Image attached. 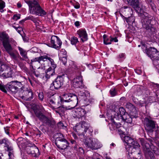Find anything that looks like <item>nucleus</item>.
Returning a JSON list of instances; mask_svg holds the SVG:
<instances>
[{
	"label": "nucleus",
	"mask_w": 159,
	"mask_h": 159,
	"mask_svg": "<svg viewBox=\"0 0 159 159\" xmlns=\"http://www.w3.org/2000/svg\"><path fill=\"white\" fill-rule=\"evenodd\" d=\"M32 62L38 61L41 64V66L39 68H41L45 69L47 66L45 64H48L49 67L46 72L45 77L49 78L50 76H52L55 74V69L57 67V65L55 63L53 60L49 57L48 55H44L39 57H35L31 60Z\"/></svg>",
	"instance_id": "nucleus-1"
},
{
	"label": "nucleus",
	"mask_w": 159,
	"mask_h": 159,
	"mask_svg": "<svg viewBox=\"0 0 159 159\" xmlns=\"http://www.w3.org/2000/svg\"><path fill=\"white\" fill-rule=\"evenodd\" d=\"M62 101L61 102V104L65 102H71L69 103L70 105L68 107L65 106L63 105L61 107H59V109L65 108L66 109L70 110L74 108L78 103V98L77 96L74 94L68 93L64 94L62 98Z\"/></svg>",
	"instance_id": "nucleus-2"
},
{
	"label": "nucleus",
	"mask_w": 159,
	"mask_h": 159,
	"mask_svg": "<svg viewBox=\"0 0 159 159\" xmlns=\"http://www.w3.org/2000/svg\"><path fill=\"white\" fill-rule=\"evenodd\" d=\"M26 2L29 6L30 13L41 16L46 14V12L41 7L37 1L35 0L29 1Z\"/></svg>",
	"instance_id": "nucleus-3"
},
{
	"label": "nucleus",
	"mask_w": 159,
	"mask_h": 159,
	"mask_svg": "<svg viewBox=\"0 0 159 159\" xmlns=\"http://www.w3.org/2000/svg\"><path fill=\"white\" fill-rule=\"evenodd\" d=\"M152 19V16L147 13H145L142 16L141 20L143 28H145L151 34L155 32L156 30L155 28L151 24V20Z\"/></svg>",
	"instance_id": "nucleus-4"
},
{
	"label": "nucleus",
	"mask_w": 159,
	"mask_h": 159,
	"mask_svg": "<svg viewBox=\"0 0 159 159\" xmlns=\"http://www.w3.org/2000/svg\"><path fill=\"white\" fill-rule=\"evenodd\" d=\"M139 140L143 147V150L146 157H150L151 159H155L153 153L151 150L153 146L150 141H145L143 138H139Z\"/></svg>",
	"instance_id": "nucleus-5"
},
{
	"label": "nucleus",
	"mask_w": 159,
	"mask_h": 159,
	"mask_svg": "<svg viewBox=\"0 0 159 159\" xmlns=\"http://www.w3.org/2000/svg\"><path fill=\"white\" fill-rule=\"evenodd\" d=\"M22 84L21 82L17 81H12L8 84V88L13 94L19 93L20 96L22 99H24V97L21 95V93H28L27 91L24 92L23 91L22 87Z\"/></svg>",
	"instance_id": "nucleus-6"
},
{
	"label": "nucleus",
	"mask_w": 159,
	"mask_h": 159,
	"mask_svg": "<svg viewBox=\"0 0 159 159\" xmlns=\"http://www.w3.org/2000/svg\"><path fill=\"white\" fill-rule=\"evenodd\" d=\"M84 142L86 147L92 150L98 149L102 147V145L96 139L87 138L84 139Z\"/></svg>",
	"instance_id": "nucleus-7"
},
{
	"label": "nucleus",
	"mask_w": 159,
	"mask_h": 159,
	"mask_svg": "<svg viewBox=\"0 0 159 159\" xmlns=\"http://www.w3.org/2000/svg\"><path fill=\"white\" fill-rule=\"evenodd\" d=\"M124 141L129 148V153H132L131 150L133 149H135L139 148L140 145L136 141H134L132 138L128 136H125L124 138Z\"/></svg>",
	"instance_id": "nucleus-8"
},
{
	"label": "nucleus",
	"mask_w": 159,
	"mask_h": 159,
	"mask_svg": "<svg viewBox=\"0 0 159 159\" xmlns=\"http://www.w3.org/2000/svg\"><path fill=\"white\" fill-rule=\"evenodd\" d=\"M12 71L11 68L6 64H0V76L3 78L11 77Z\"/></svg>",
	"instance_id": "nucleus-9"
},
{
	"label": "nucleus",
	"mask_w": 159,
	"mask_h": 159,
	"mask_svg": "<svg viewBox=\"0 0 159 159\" xmlns=\"http://www.w3.org/2000/svg\"><path fill=\"white\" fill-rule=\"evenodd\" d=\"M62 100L61 98L60 97L57 96L56 98H54L52 97L50 98L49 100V105H51V107L52 108H55L56 107H58V110L56 111V112L61 115L60 112V110H61V111H63V109H59V107H60V106L61 105V102H62Z\"/></svg>",
	"instance_id": "nucleus-10"
},
{
	"label": "nucleus",
	"mask_w": 159,
	"mask_h": 159,
	"mask_svg": "<svg viewBox=\"0 0 159 159\" xmlns=\"http://www.w3.org/2000/svg\"><path fill=\"white\" fill-rule=\"evenodd\" d=\"M88 129V126L81 123H79L73 128L74 130L79 136L83 135L84 138L87 135V134L86 135L85 134Z\"/></svg>",
	"instance_id": "nucleus-11"
},
{
	"label": "nucleus",
	"mask_w": 159,
	"mask_h": 159,
	"mask_svg": "<svg viewBox=\"0 0 159 159\" xmlns=\"http://www.w3.org/2000/svg\"><path fill=\"white\" fill-rule=\"evenodd\" d=\"M113 110L111 111V114L114 115V117L116 118H122L125 113V109L122 107L119 108L117 106L114 105L113 106Z\"/></svg>",
	"instance_id": "nucleus-12"
},
{
	"label": "nucleus",
	"mask_w": 159,
	"mask_h": 159,
	"mask_svg": "<svg viewBox=\"0 0 159 159\" xmlns=\"http://www.w3.org/2000/svg\"><path fill=\"white\" fill-rule=\"evenodd\" d=\"M33 110L36 116L43 123L48 125H50L51 124V120L41 113L39 110L34 109Z\"/></svg>",
	"instance_id": "nucleus-13"
},
{
	"label": "nucleus",
	"mask_w": 159,
	"mask_h": 159,
	"mask_svg": "<svg viewBox=\"0 0 159 159\" xmlns=\"http://www.w3.org/2000/svg\"><path fill=\"white\" fill-rule=\"evenodd\" d=\"M145 129L148 131H153V129L156 127L155 122L150 118H145L143 121Z\"/></svg>",
	"instance_id": "nucleus-14"
},
{
	"label": "nucleus",
	"mask_w": 159,
	"mask_h": 159,
	"mask_svg": "<svg viewBox=\"0 0 159 159\" xmlns=\"http://www.w3.org/2000/svg\"><path fill=\"white\" fill-rule=\"evenodd\" d=\"M62 42L57 36L53 35L51 37L49 46L57 49L60 48Z\"/></svg>",
	"instance_id": "nucleus-15"
},
{
	"label": "nucleus",
	"mask_w": 159,
	"mask_h": 159,
	"mask_svg": "<svg viewBox=\"0 0 159 159\" xmlns=\"http://www.w3.org/2000/svg\"><path fill=\"white\" fill-rule=\"evenodd\" d=\"M64 75L59 76L57 77L55 81L51 84L52 87L54 86L56 89L60 88L63 84L64 81Z\"/></svg>",
	"instance_id": "nucleus-16"
},
{
	"label": "nucleus",
	"mask_w": 159,
	"mask_h": 159,
	"mask_svg": "<svg viewBox=\"0 0 159 159\" xmlns=\"http://www.w3.org/2000/svg\"><path fill=\"white\" fill-rule=\"evenodd\" d=\"M73 85L75 88H82L84 87L82 76H78L74 79L73 81Z\"/></svg>",
	"instance_id": "nucleus-17"
},
{
	"label": "nucleus",
	"mask_w": 159,
	"mask_h": 159,
	"mask_svg": "<svg viewBox=\"0 0 159 159\" xmlns=\"http://www.w3.org/2000/svg\"><path fill=\"white\" fill-rule=\"evenodd\" d=\"M86 112L85 110L81 107L76 108L73 111L74 115L79 118L82 117L85 118Z\"/></svg>",
	"instance_id": "nucleus-18"
},
{
	"label": "nucleus",
	"mask_w": 159,
	"mask_h": 159,
	"mask_svg": "<svg viewBox=\"0 0 159 159\" xmlns=\"http://www.w3.org/2000/svg\"><path fill=\"white\" fill-rule=\"evenodd\" d=\"M77 33L83 42L87 40V34L85 30H79L77 31Z\"/></svg>",
	"instance_id": "nucleus-19"
},
{
	"label": "nucleus",
	"mask_w": 159,
	"mask_h": 159,
	"mask_svg": "<svg viewBox=\"0 0 159 159\" xmlns=\"http://www.w3.org/2000/svg\"><path fill=\"white\" fill-rule=\"evenodd\" d=\"M103 42L104 44L106 45L110 44H111L112 42L114 41L116 42L118 41V40L117 38H112L111 36L110 37V38H108L106 34H104L103 36Z\"/></svg>",
	"instance_id": "nucleus-20"
},
{
	"label": "nucleus",
	"mask_w": 159,
	"mask_h": 159,
	"mask_svg": "<svg viewBox=\"0 0 159 159\" xmlns=\"http://www.w3.org/2000/svg\"><path fill=\"white\" fill-rule=\"evenodd\" d=\"M8 53L9 54L11 58L14 60H17L18 58H21L18 52L16 50H12Z\"/></svg>",
	"instance_id": "nucleus-21"
},
{
	"label": "nucleus",
	"mask_w": 159,
	"mask_h": 159,
	"mask_svg": "<svg viewBox=\"0 0 159 159\" xmlns=\"http://www.w3.org/2000/svg\"><path fill=\"white\" fill-rule=\"evenodd\" d=\"M146 51L147 54L150 57H155L156 56H153V55L157 53V49L154 47H150L147 49Z\"/></svg>",
	"instance_id": "nucleus-22"
},
{
	"label": "nucleus",
	"mask_w": 159,
	"mask_h": 159,
	"mask_svg": "<svg viewBox=\"0 0 159 159\" xmlns=\"http://www.w3.org/2000/svg\"><path fill=\"white\" fill-rule=\"evenodd\" d=\"M39 150L36 147H31L27 152L29 154H31L33 156H36L39 153Z\"/></svg>",
	"instance_id": "nucleus-23"
},
{
	"label": "nucleus",
	"mask_w": 159,
	"mask_h": 159,
	"mask_svg": "<svg viewBox=\"0 0 159 159\" xmlns=\"http://www.w3.org/2000/svg\"><path fill=\"white\" fill-rule=\"evenodd\" d=\"M139 1L138 0V4L136 6L134 5H131L132 6V7L134 8H135L136 9L137 11L140 13L141 14H143L144 12V11L145 10V7L144 6H139Z\"/></svg>",
	"instance_id": "nucleus-24"
},
{
	"label": "nucleus",
	"mask_w": 159,
	"mask_h": 159,
	"mask_svg": "<svg viewBox=\"0 0 159 159\" xmlns=\"http://www.w3.org/2000/svg\"><path fill=\"white\" fill-rule=\"evenodd\" d=\"M57 141L55 143L57 147L62 149L66 148L69 145L68 143L66 140L62 142L58 143L60 145L57 144Z\"/></svg>",
	"instance_id": "nucleus-25"
},
{
	"label": "nucleus",
	"mask_w": 159,
	"mask_h": 159,
	"mask_svg": "<svg viewBox=\"0 0 159 159\" xmlns=\"http://www.w3.org/2000/svg\"><path fill=\"white\" fill-rule=\"evenodd\" d=\"M120 119L124 120L126 122L129 123H131L132 121V118L127 113L125 114L122 117V118Z\"/></svg>",
	"instance_id": "nucleus-26"
},
{
	"label": "nucleus",
	"mask_w": 159,
	"mask_h": 159,
	"mask_svg": "<svg viewBox=\"0 0 159 159\" xmlns=\"http://www.w3.org/2000/svg\"><path fill=\"white\" fill-rule=\"evenodd\" d=\"M18 48L20 54L22 57L25 59H28L27 52L26 51L20 47H18Z\"/></svg>",
	"instance_id": "nucleus-27"
},
{
	"label": "nucleus",
	"mask_w": 159,
	"mask_h": 159,
	"mask_svg": "<svg viewBox=\"0 0 159 159\" xmlns=\"http://www.w3.org/2000/svg\"><path fill=\"white\" fill-rule=\"evenodd\" d=\"M1 40L2 41L3 43L9 41V36L5 32H2L0 34Z\"/></svg>",
	"instance_id": "nucleus-28"
},
{
	"label": "nucleus",
	"mask_w": 159,
	"mask_h": 159,
	"mask_svg": "<svg viewBox=\"0 0 159 159\" xmlns=\"http://www.w3.org/2000/svg\"><path fill=\"white\" fill-rule=\"evenodd\" d=\"M3 46L8 53L12 50V48L9 43V41L3 43Z\"/></svg>",
	"instance_id": "nucleus-29"
},
{
	"label": "nucleus",
	"mask_w": 159,
	"mask_h": 159,
	"mask_svg": "<svg viewBox=\"0 0 159 159\" xmlns=\"http://www.w3.org/2000/svg\"><path fill=\"white\" fill-rule=\"evenodd\" d=\"M2 144H4V147H6L11 144L10 142L7 139H4L0 140V145Z\"/></svg>",
	"instance_id": "nucleus-30"
},
{
	"label": "nucleus",
	"mask_w": 159,
	"mask_h": 159,
	"mask_svg": "<svg viewBox=\"0 0 159 159\" xmlns=\"http://www.w3.org/2000/svg\"><path fill=\"white\" fill-rule=\"evenodd\" d=\"M126 108L129 109L131 111L135 110L134 106L130 102H128L126 103Z\"/></svg>",
	"instance_id": "nucleus-31"
},
{
	"label": "nucleus",
	"mask_w": 159,
	"mask_h": 159,
	"mask_svg": "<svg viewBox=\"0 0 159 159\" xmlns=\"http://www.w3.org/2000/svg\"><path fill=\"white\" fill-rule=\"evenodd\" d=\"M135 18L133 16H131L128 18H126L125 20L129 24H133L135 21Z\"/></svg>",
	"instance_id": "nucleus-32"
},
{
	"label": "nucleus",
	"mask_w": 159,
	"mask_h": 159,
	"mask_svg": "<svg viewBox=\"0 0 159 159\" xmlns=\"http://www.w3.org/2000/svg\"><path fill=\"white\" fill-rule=\"evenodd\" d=\"M70 41L72 45H76V44L79 42L78 38L75 37H72L70 38Z\"/></svg>",
	"instance_id": "nucleus-33"
},
{
	"label": "nucleus",
	"mask_w": 159,
	"mask_h": 159,
	"mask_svg": "<svg viewBox=\"0 0 159 159\" xmlns=\"http://www.w3.org/2000/svg\"><path fill=\"white\" fill-rule=\"evenodd\" d=\"M58 135L59 137H58L57 138V141H59V142H58V143L62 142L66 140L64 138V137L63 134H58Z\"/></svg>",
	"instance_id": "nucleus-34"
},
{
	"label": "nucleus",
	"mask_w": 159,
	"mask_h": 159,
	"mask_svg": "<svg viewBox=\"0 0 159 159\" xmlns=\"http://www.w3.org/2000/svg\"><path fill=\"white\" fill-rule=\"evenodd\" d=\"M25 139L22 137L18 138L17 140V143L18 145L22 146L24 145Z\"/></svg>",
	"instance_id": "nucleus-35"
},
{
	"label": "nucleus",
	"mask_w": 159,
	"mask_h": 159,
	"mask_svg": "<svg viewBox=\"0 0 159 159\" xmlns=\"http://www.w3.org/2000/svg\"><path fill=\"white\" fill-rule=\"evenodd\" d=\"M127 3L130 5L136 6L138 4V0H126Z\"/></svg>",
	"instance_id": "nucleus-36"
},
{
	"label": "nucleus",
	"mask_w": 159,
	"mask_h": 159,
	"mask_svg": "<svg viewBox=\"0 0 159 159\" xmlns=\"http://www.w3.org/2000/svg\"><path fill=\"white\" fill-rule=\"evenodd\" d=\"M59 57H66V52L64 49H62L59 54Z\"/></svg>",
	"instance_id": "nucleus-37"
},
{
	"label": "nucleus",
	"mask_w": 159,
	"mask_h": 159,
	"mask_svg": "<svg viewBox=\"0 0 159 159\" xmlns=\"http://www.w3.org/2000/svg\"><path fill=\"white\" fill-rule=\"evenodd\" d=\"M89 98V97H88V98H86L84 101V103L86 105H89L90 103H91V102H93V99Z\"/></svg>",
	"instance_id": "nucleus-38"
},
{
	"label": "nucleus",
	"mask_w": 159,
	"mask_h": 159,
	"mask_svg": "<svg viewBox=\"0 0 159 159\" xmlns=\"http://www.w3.org/2000/svg\"><path fill=\"white\" fill-rule=\"evenodd\" d=\"M111 125L113 126L114 128L113 129H115L116 128H119L121 127V124L119 123H116L115 122H113L111 124Z\"/></svg>",
	"instance_id": "nucleus-39"
},
{
	"label": "nucleus",
	"mask_w": 159,
	"mask_h": 159,
	"mask_svg": "<svg viewBox=\"0 0 159 159\" xmlns=\"http://www.w3.org/2000/svg\"><path fill=\"white\" fill-rule=\"evenodd\" d=\"M111 95L112 96H114L116 95L117 92L115 88H112L110 91Z\"/></svg>",
	"instance_id": "nucleus-40"
},
{
	"label": "nucleus",
	"mask_w": 159,
	"mask_h": 159,
	"mask_svg": "<svg viewBox=\"0 0 159 159\" xmlns=\"http://www.w3.org/2000/svg\"><path fill=\"white\" fill-rule=\"evenodd\" d=\"M5 2L2 0H0V10H1V12L3 11L2 9L5 7Z\"/></svg>",
	"instance_id": "nucleus-41"
},
{
	"label": "nucleus",
	"mask_w": 159,
	"mask_h": 159,
	"mask_svg": "<svg viewBox=\"0 0 159 159\" xmlns=\"http://www.w3.org/2000/svg\"><path fill=\"white\" fill-rule=\"evenodd\" d=\"M60 60L62 62L63 64L65 65L67 62L66 57H59Z\"/></svg>",
	"instance_id": "nucleus-42"
},
{
	"label": "nucleus",
	"mask_w": 159,
	"mask_h": 159,
	"mask_svg": "<svg viewBox=\"0 0 159 159\" xmlns=\"http://www.w3.org/2000/svg\"><path fill=\"white\" fill-rule=\"evenodd\" d=\"M12 27L15 28L19 33L21 34L22 31V29L21 27L19 26L16 27L15 26H13Z\"/></svg>",
	"instance_id": "nucleus-43"
},
{
	"label": "nucleus",
	"mask_w": 159,
	"mask_h": 159,
	"mask_svg": "<svg viewBox=\"0 0 159 159\" xmlns=\"http://www.w3.org/2000/svg\"><path fill=\"white\" fill-rule=\"evenodd\" d=\"M57 126L60 129H64L66 127V126H64L63 123L61 122H60L58 123Z\"/></svg>",
	"instance_id": "nucleus-44"
},
{
	"label": "nucleus",
	"mask_w": 159,
	"mask_h": 159,
	"mask_svg": "<svg viewBox=\"0 0 159 159\" xmlns=\"http://www.w3.org/2000/svg\"><path fill=\"white\" fill-rule=\"evenodd\" d=\"M0 89L4 93L7 92L4 86L2 84H0Z\"/></svg>",
	"instance_id": "nucleus-45"
},
{
	"label": "nucleus",
	"mask_w": 159,
	"mask_h": 159,
	"mask_svg": "<svg viewBox=\"0 0 159 159\" xmlns=\"http://www.w3.org/2000/svg\"><path fill=\"white\" fill-rule=\"evenodd\" d=\"M6 148H7V151H8V152L13 151V148L11 144L7 147Z\"/></svg>",
	"instance_id": "nucleus-46"
},
{
	"label": "nucleus",
	"mask_w": 159,
	"mask_h": 159,
	"mask_svg": "<svg viewBox=\"0 0 159 159\" xmlns=\"http://www.w3.org/2000/svg\"><path fill=\"white\" fill-rule=\"evenodd\" d=\"M8 155L9 157V159H11L13 156V151H12L9 152Z\"/></svg>",
	"instance_id": "nucleus-47"
},
{
	"label": "nucleus",
	"mask_w": 159,
	"mask_h": 159,
	"mask_svg": "<svg viewBox=\"0 0 159 159\" xmlns=\"http://www.w3.org/2000/svg\"><path fill=\"white\" fill-rule=\"evenodd\" d=\"M39 97L40 100L42 101L43 99V94L42 92L40 93L39 94Z\"/></svg>",
	"instance_id": "nucleus-48"
},
{
	"label": "nucleus",
	"mask_w": 159,
	"mask_h": 159,
	"mask_svg": "<svg viewBox=\"0 0 159 159\" xmlns=\"http://www.w3.org/2000/svg\"><path fill=\"white\" fill-rule=\"evenodd\" d=\"M20 18V15H14L13 17V19L15 20H16L19 19Z\"/></svg>",
	"instance_id": "nucleus-49"
},
{
	"label": "nucleus",
	"mask_w": 159,
	"mask_h": 159,
	"mask_svg": "<svg viewBox=\"0 0 159 159\" xmlns=\"http://www.w3.org/2000/svg\"><path fill=\"white\" fill-rule=\"evenodd\" d=\"M84 109L86 111V113L89 112L90 110V106H89L88 107H85Z\"/></svg>",
	"instance_id": "nucleus-50"
},
{
	"label": "nucleus",
	"mask_w": 159,
	"mask_h": 159,
	"mask_svg": "<svg viewBox=\"0 0 159 159\" xmlns=\"http://www.w3.org/2000/svg\"><path fill=\"white\" fill-rule=\"evenodd\" d=\"M4 130L6 133L8 135H9V128L8 127L5 128Z\"/></svg>",
	"instance_id": "nucleus-51"
},
{
	"label": "nucleus",
	"mask_w": 159,
	"mask_h": 159,
	"mask_svg": "<svg viewBox=\"0 0 159 159\" xmlns=\"http://www.w3.org/2000/svg\"><path fill=\"white\" fill-rule=\"evenodd\" d=\"M34 18V17L33 16H28L26 17L25 18V20H33V18Z\"/></svg>",
	"instance_id": "nucleus-52"
},
{
	"label": "nucleus",
	"mask_w": 159,
	"mask_h": 159,
	"mask_svg": "<svg viewBox=\"0 0 159 159\" xmlns=\"http://www.w3.org/2000/svg\"><path fill=\"white\" fill-rule=\"evenodd\" d=\"M142 71L140 69H138L136 71V72L139 74H141L142 73Z\"/></svg>",
	"instance_id": "nucleus-53"
},
{
	"label": "nucleus",
	"mask_w": 159,
	"mask_h": 159,
	"mask_svg": "<svg viewBox=\"0 0 159 159\" xmlns=\"http://www.w3.org/2000/svg\"><path fill=\"white\" fill-rule=\"evenodd\" d=\"M37 48L35 47H34L31 48V52H37Z\"/></svg>",
	"instance_id": "nucleus-54"
},
{
	"label": "nucleus",
	"mask_w": 159,
	"mask_h": 159,
	"mask_svg": "<svg viewBox=\"0 0 159 159\" xmlns=\"http://www.w3.org/2000/svg\"><path fill=\"white\" fill-rule=\"evenodd\" d=\"M38 20L37 18H35L34 17L32 21L35 24L38 21Z\"/></svg>",
	"instance_id": "nucleus-55"
},
{
	"label": "nucleus",
	"mask_w": 159,
	"mask_h": 159,
	"mask_svg": "<svg viewBox=\"0 0 159 159\" xmlns=\"http://www.w3.org/2000/svg\"><path fill=\"white\" fill-rule=\"evenodd\" d=\"M119 57L120 58H122L125 56V55L124 53H121L119 55Z\"/></svg>",
	"instance_id": "nucleus-56"
},
{
	"label": "nucleus",
	"mask_w": 159,
	"mask_h": 159,
	"mask_svg": "<svg viewBox=\"0 0 159 159\" xmlns=\"http://www.w3.org/2000/svg\"><path fill=\"white\" fill-rule=\"evenodd\" d=\"M75 24L76 26H79L80 25L79 22L78 21H76L75 23Z\"/></svg>",
	"instance_id": "nucleus-57"
},
{
	"label": "nucleus",
	"mask_w": 159,
	"mask_h": 159,
	"mask_svg": "<svg viewBox=\"0 0 159 159\" xmlns=\"http://www.w3.org/2000/svg\"><path fill=\"white\" fill-rule=\"evenodd\" d=\"M72 135L75 139H77V137L76 135V134L73 133L72 134Z\"/></svg>",
	"instance_id": "nucleus-58"
},
{
	"label": "nucleus",
	"mask_w": 159,
	"mask_h": 159,
	"mask_svg": "<svg viewBox=\"0 0 159 159\" xmlns=\"http://www.w3.org/2000/svg\"><path fill=\"white\" fill-rule=\"evenodd\" d=\"M80 5L79 4L74 6V7L76 9H79V8H80Z\"/></svg>",
	"instance_id": "nucleus-59"
},
{
	"label": "nucleus",
	"mask_w": 159,
	"mask_h": 159,
	"mask_svg": "<svg viewBox=\"0 0 159 159\" xmlns=\"http://www.w3.org/2000/svg\"><path fill=\"white\" fill-rule=\"evenodd\" d=\"M35 25H36V27H37L38 26H39V20H38V21L35 23Z\"/></svg>",
	"instance_id": "nucleus-60"
},
{
	"label": "nucleus",
	"mask_w": 159,
	"mask_h": 159,
	"mask_svg": "<svg viewBox=\"0 0 159 159\" xmlns=\"http://www.w3.org/2000/svg\"><path fill=\"white\" fill-rule=\"evenodd\" d=\"M155 60L153 61V63L155 65L156 64H157V61H158L157 60V59L156 58H154Z\"/></svg>",
	"instance_id": "nucleus-61"
},
{
	"label": "nucleus",
	"mask_w": 159,
	"mask_h": 159,
	"mask_svg": "<svg viewBox=\"0 0 159 159\" xmlns=\"http://www.w3.org/2000/svg\"><path fill=\"white\" fill-rule=\"evenodd\" d=\"M155 132H156V133H157V134H156V137H159V133H158V131H156Z\"/></svg>",
	"instance_id": "nucleus-62"
},
{
	"label": "nucleus",
	"mask_w": 159,
	"mask_h": 159,
	"mask_svg": "<svg viewBox=\"0 0 159 159\" xmlns=\"http://www.w3.org/2000/svg\"><path fill=\"white\" fill-rule=\"evenodd\" d=\"M26 20H25V18L24 20H23L19 22L20 23H22L24 22Z\"/></svg>",
	"instance_id": "nucleus-63"
},
{
	"label": "nucleus",
	"mask_w": 159,
	"mask_h": 159,
	"mask_svg": "<svg viewBox=\"0 0 159 159\" xmlns=\"http://www.w3.org/2000/svg\"><path fill=\"white\" fill-rule=\"evenodd\" d=\"M17 6L18 7L20 8L21 7V5L20 3H18L17 4Z\"/></svg>",
	"instance_id": "nucleus-64"
}]
</instances>
